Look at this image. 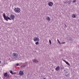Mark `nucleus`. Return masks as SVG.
Segmentation results:
<instances>
[{"mask_svg": "<svg viewBox=\"0 0 79 79\" xmlns=\"http://www.w3.org/2000/svg\"><path fill=\"white\" fill-rule=\"evenodd\" d=\"M14 10L15 12L17 13H19L21 12V10L19 8H15Z\"/></svg>", "mask_w": 79, "mask_h": 79, "instance_id": "1", "label": "nucleus"}, {"mask_svg": "<svg viewBox=\"0 0 79 79\" xmlns=\"http://www.w3.org/2000/svg\"><path fill=\"white\" fill-rule=\"evenodd\" d=\"M3 16L5 20H6V21H8V19H10V17H8V16H6L5 13H4L3 14Z\"/></svg>", "mask_w": 79, "mask_h": 79, "instance_id": "2", "label": "nucleus"}, {"mask_svg": "<svg viewBox=\"0 0 79 79\" xmlns=\"http://www.w3.org/2000/svg\"><path fill=\"white\" fill-rule=\"evenodd\" d=\"M10 19L9 20H11L12 19L13 21L15 20V16L14 15H10Z\"/></svg>", "mask_w": 79, "mask_h": 79, "instance_id": "3", "label": "nucleus"}, {"mask_svg": "<svg viewBox=\"0 0 79 79\" xmlns=\"http://www.w3.org/2000/svg\"><path fill=\"white\" fill-rule=\"evenodd\" d=\"M12 55L14 58H17L18 56V54L14 52L13 53Z\"/></svg>", "mask_w": 79, "mask_h": 79, "instance_id": "4", "label": "nucleus"}, {"mask_svg": "<svg viewBox=\"0 0 79 79\" xmlns=\"http://www.w3.org/2000/svg\"><path fill=\"white\" fill-rule=\"evenodd\" d=\"M33 40L35 42H39V38L35 37L33 39Z\"/></svg>", "mask_w": 79, "mask_h": 79, "instance_id": "5", "label": "nucleus"}, {"mask_svg": "<svg viewBox=\"0 0 79 79\" xmlns=\"http://www.w3.org/2000/svg\"><path fill=\"white\" fill-rule=\"evenodd\" d=\"M19 74H20V76H23V75H24V73H23V71H21V70H20L19 72Z\"/></svg>", "mask_w": 79, "mask_h": 79, "instance_id": "6", "label": "nucleus"}, {"mask_svg": "<svg viewBox=\"0 0 79 79\" xmlns=\"http://www.w3.org/2000/svg\"><path fill=\"white\" fill-rule=\"evenodd\" d=\"M4 76L5 77H10L9 75H8V73H4Z\"/></svg>", "mask_w": 79, "mask_h": 79, "instance_id": "7", "label": "nucleus"}, {"mask_svg": "<svg viewBox=\"0 0 79 79\" xmlns=\"http://www.w3.org/2000/svg\"><path fill=\"white\" fill-rule=\"evenodd\" d=\"M60 69V68L59 67V66L57 67L55 69V70L56 71H59Z\"/></svg>", "mask_w": 79, "mask_h": 79, "instance_id": "8", "label": "nucleus"}, {"mask_svg": "<svg viewBox=\"0 0 79 79\" xmlns=\"http://www.w3.org/2000/svg\"><path fill=\"white\" fill-rule=\"evenodd\" d=\"M53 3L52 2H50L48 3V5H49V6H53Z\"/></svg>", "mask_w": 79, "mask_h": 79, "instance_id": "9", "label": "nucleus"}, {"mask_svg": "<svg viewBox=\"0 0 79 79\" xmlns=\"http://www.w3.org/2000/svg\"><path fill=\"white\" fill-rule=\"evenodd\" d=\"M32 61L34 62V63H38V60H36V59H33L32 60Z\"/></svg>", "mask_w": 79, "mask_h": 79, "instance_id": "10", "label": "nucleus"}, {"mask_svg": "<svg viewBox=\"0 0 79 79\" xmlns=\"http://www.w3.org/2000/svg\"><path fill=\"white\" fill-rule=\"evenodd\" d=\"M76 14H73L72 15V17L73 18H76Z\"/></svg>", "mask_w": 79, "mask_h": 79, "instance_id": "11", "label": "nucleus"}, {"mask_svg": "<svg viewBox=\"0 0 79 79\" xmlns=\"http://www.w3.org/2000/svg\"><path fill=\"white\" fill-rule=\"evenodd\" d=\"M46 19L48 21H50V20H51V19H50V18H49V17H47L46 18Z\"/></svg>", "mask_w": 79, "mask_h": 79, "instance_id": "12", "label": "nucleus"}, {"mask_svg": "<svg viewBox=\"0 0 79 79\" xmlns=\"http://www.w3.org/2000/svg\"><path fill=\"white\" fill-rule=\"evenodd\" d=\"M65 63L67 64H68L69 66H70V64H69L68 62L65 61Z\"/></svg>", "mask_w": 79, "mask_h": 79, "instance_id": "13", "label": "nucleus"}, {"mask_svg": "<svg viewBox=\"0 0 79 79\" xmlns=\"http://www.w3.org/2000/svg\"><path fill=\"white\" fill-rule=\"evenodd\" d=\"M57 42L59 44H61V43H60V41L59 40H58V39H57Z\"/></svg>", "mask_w": 79, "mask_h": 79, "instance_id": "14", "label": "nucleus"}, {"mask_svg": "<svg viewBox=\"0 0 79 79\" xmlns=\"http://www.w3.org/2000/svg\"><path fill=\"white\" fill-rule=\"evenodd\" d=\"M35 44L36 45H38V44H39V42H38V41H37V42H36V43H35Z\"/></svg>", "mask_w": 79, "mask_h": 79, "instance_id": "15", "label": "nucleus"}, {"mask_svg": "<svg viewBox=\"0 0 79 79\" xmlns=\"http://www.w3.org/2000/svg\"><path fill=\"white\" fill-rule=\"evenodd\" d=\"M49 43L50 44H52V43L51 42V40H49Z\"/></svg>", "mask_w": 79, "mask_h": 79, "instance_id": "16", "label": "nucleus"}, {"mask_svg": "<svg viewBox=\"0 0 79 79\" xmlns=\"http://www.w3.org/2000/svg\"><path fill=\"white\" fill-rule=\"evenodd\" d=\"M76 2V0H74L72 2L73 3H74L75 2Z\"/></svg>", "mask_w": 79, "mask_h": 79, "instance_id": "17", "label": "nucleus"}, {"mask_svg": "<svg viewBox=\"0 0 79 79\" xmlns=\"http://www.w3.org/2000/svg\"><path fill=\"white\" fill-rule=\"evenodd\" d=\"M65 44V42H62L60 43V44Z\"/></svg>", "mask_w": 79, "mask_h": 79, "instance_id": "18", "label": "nucleus"}, {"mask_svg": "<svg viewBox=\"0 0 79 79\" xmlns=\"http://www.w3.org/2000/svg\"><path fill=\"white\" fill-rule=\"evenodd\" d=\"M10 73L12 74V73H13V71H10Z\"/></svg>", "mask_w": 79, "mask_h": 79, "instance_id": "19", "label": "nucleus"}, {"mask_svg": "<svg viewBox=\"0 0 79 79\" xmlns=\"http://www.w3.org/2000/svg\"><path fill=\"white\" fill-rule=\"evenodd\" d=\"M25 66H26V65H23L22 66H21V67H24Z\"/></svg>", "mask_w": 79, "mask_h": 79, "instance_id": "20", "label": "nucleus"}, {"mask_svg": "<svg viewBox=\"0 0 79 79\" xmlns=\"http://www.w3.org/2000/svg\"><path fill=\"white\" fill-rule=\"evenodd\" d=\"M15 74V73H13L12 72V74Z\"/></svg>", "mask_w": 79, "mask_h": 79, "instance_id": "21", "label": "nucleus"}, {"mask_svg": "<svg viewBox=\"0 0 79 79\" xmlns=\"http://www.w3.org/2000/svg\"><path fill=\"white\" fill-rule=\"evenodd\" d=\"M19 65V64L18 63L16 64V66H18Z\"/></svg>", "mask_w": 79, "mask_h": 79, "instance_id": "22", "label": "nucleus"}, {"mask_svg": "<svg viewBox=\"0 0 79 79\" xmlns=\"http://www.w3.org/2000/svg\"><path fill=\"white\" fill-rule=\"evenodd\" d=\"M1 63H2V61L0 60V64H1Z\"/></svg>", "mask_w": 79, "mask_h": 79, "instance_id": "23", "label": "nucleus"}, {"mask_svg": "<svg viewBox=\"0 0 79 79\" xmlns=\"http://www.w3.org/2000/svg\"><path fill=\"white\" fill-rule=\"evenodd\" d=\"M43 79H46L45 78H44Z\"/></svg>", "mask_w": 79, "mask_h": 79, "instance_id": "24", "label": "nucleus"}, {"mask_svg": "<svg viewBox=\"0 0 79 79\" xmlns=\"http://www.w3.org/2000/svg\"><path fill=\"white\" fill-rule=\"evenodd\" d=\"M66 60L64 61V62H66Z\"/></svg>", "mask_w": 79, "mask_h": 79, "instance_id": "25", "label": "nucleus"}]
</instances>
